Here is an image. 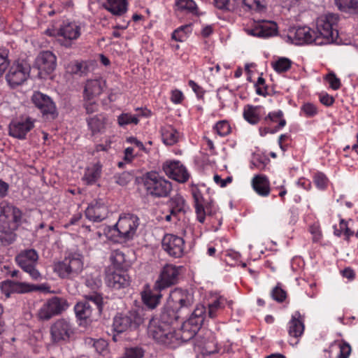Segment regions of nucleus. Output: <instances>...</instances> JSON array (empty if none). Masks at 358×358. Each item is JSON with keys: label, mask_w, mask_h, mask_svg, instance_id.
Masks as SVG:
<instances>
[{"label": "nucleus", "mask_w": 358, "mask_h": 358, "mask_svg": "<svg viewBox=\"0 0 358 358\" xmlns=\"http://www.w3.org/2000/svg\"><path fill=\"white\" fill-rule=\"evenodd\" d=\"M316 33L307 26L298 27L292 37V43L303 45L314 43L315 44Z\"/></svg>", "instance_id": "obj_22"}, {"label": "nucleus", "mask_w": 358, "mask_h": 358, "mask_svg": "<svg viewBox=\"0 0 358 358\" xmlns=\"http://www.w3.org/2000/svg\"><path fill=\"white\" fill-rule=\"evenodd\" d=\"M144 350L140 347H132L125 349L121 358H143Z\"/></svg>", "instance_id": "obj_49"}, {"label": "nucleus", "mask_w": 358, "mask_h": 358, "mask_svg": "<svg viewBox=\"0 0 358 358\" xmlns=\"http://www.w3.org/2000/svg\"><path fill=\"white\" fill-rule=\"evenodd\" d=\"M1 289L6 298H8L11 293H26L33 290L40 289V287L25 282L6 280L1 282Z\"/></svg>", "instance_id": "obj_20"}, {"label": "nucleus", "mask_w": 358, "mask_h": 358, "mask_svg": "<svg viewBox=\"0 0 358 358\" xmlns=\"http://www.w3.org/2000/svg\"><path fill=\"white\" fill-rule=\"evenodd\" d=\"M264 120L267 124H270L271 122H277L279 120L278 126L275 127V129H277V130L281 127H283L286 124L285 120L282 118V112L281 110L270 113L265 117Z\"/></svg>", "instance_id": "obj_41"}, {"label": "nucleus", "mask_w": 358, "mask_h": 358, "mask_svg": "<svg viewBox=\"0 0 358 358\" xmlns=\"http://www.w3.org/2000/svg\"><path fill=\"white\" fill-rule=\"evenodd\" d=\"M305 315L301 314L299 311L295 312L292 315V336L298 338L301 337L305 330Z\"/></svg>", "instance_id": "obj_33"}, {"label": "nucleus", "mask_w": 358, "mask_h": 358, "mask_svg": "<svg viewBox=\"0 0 358 358\" xmlns=\"http://www.w3.org/2000/svg\"><path fill=\"white\" fill-rule=\"evenodd\" d=\"M185 241L182 238L173 234H166L162 241V248L171 257H181L184 253Z\"/></svg>", "instance_id": "obj_15"}, {"label": "nucleus", "mask_w": 358, "mask_h": 358, "mask_svg": "<svg viewBox=\"0 0 358 358\" xmlns=\"http://www.w3.org/2000/svg\"><path fill=\"white\" fill-rule=\"evenodd\" d=\"M85 298V301L78 302L74 307L76 315L80 320L90 318L94 309L101 314L103 307V297L99 294H86Z\"/></svg>", "instance_id": "obj_4"}, {"label": "nucleus", "mask_w": 358, "mask_h": 358, "mask_svg": "<svg viewBox=\"0 0 358 358\" xmlns=\"http://www.w3.org/2000/svg\"><path fill=\"white\" fill-rule=\"evenodd\" d=\"M85 285L87 287L92 290V294H98L97 290L101 285V281L98 278H87L86 280Z\"/></svg>", "instance_id": "obj_61"}, {"label": "nucleus", "mask_w": 358, "mask_h": 358, "mask_svg": "<svg viewBox=\"0 0 358 358\" xmlns=\"http://www.w3.org/2000/svg\"><path fill=\"white\" fill-rule=\"evenodd\" d=\"M125 271H108L106 276V283L108 287L114 289H120L128 287L130 282V278Z\"/></svg>", "instance_id": "obj_21"}, {"label": "nucleus", "mask_w": 358, "mask_h": 358, "mask_svg": "<svg viewBox=\"0 0 358 358\" xmlns=\"http://www.w3.org/2000/svg\"><path fill=\"white\" fill-rule=\"evenodd\" d=\"M301 110L304 113L306 117H308L316 115L318 112L316 106L311 103H304L301 106Z\"/></svg>", "instance_id": "obj_57"}, {"label": "nucleus", "mask_w": 358, "mask_h": 358, "mask_svg": "<svg viewBox=\"0 0 358 358\" xmlns=\"http://www.w3.org/2000/svg\"><path fill=\"white\" fill-rule=\"evenodd\" d=\"M106 85V82L101 78L89 80L84 89V96L94 98L100 95Z\"/></svg>", "instance_id": "obj_25"}, {"label": "nucleus", "mask_w": 358, "mask_h": 358, "mask_svg": "<svg viewBox=\"0 0 358 358\" xmlns=\"http://www.w3.org/2000/svg\"><path fill=\"white\" fill-rule=\"evenodd\" d=\"M275 24H273V27H275ZM259 27H260V38H267L273 36L275 31L276 29L275 27H268L267 25H259Z\"/></svg>", "instance_id": "obj_62"}, {"label": "nucleus", "mask_w": 358, "mask_h": 358, "mask_svg": "<svg viewBox=\"0 0 358 358\" xmlns=\"http://www.w3.org/2000/svg\"><path fill=\"white\" fill-rule=\"evenodd\" d=\"M83 268V262L78 255H72L54 265V271L62 278H70L78 275Z\"/></svg>", "instance_id": "obj_6"}, {"label": "nucleus", "mask_w": 358, "mask_h": 358, "mask_svg": "<svg viewBox=\"0 0 358 358\" xmlns=\"http://www.w3.org/2000/svg\"><path fill=\"white\" fill-rule=\"evenodd\" d=\"M206 308L203 305H198L192 313L188 319H193L194 322H198L201 325L203 324L206 318Z\"/></svg>", "instance_id": "obj_43"}, {"label": "nucleus", "mask_w": 358, "mask_h": 358, "mask_svg": "<svg viewBox=\"0 0 358 358\" xmlns=\"http://www.w3.org/2000/svg\"><path fill=\"white\" fill-rule=\"evenodd\" d=\"M103 6L114 15H122L127 10V0H106Z\"/></svg>", "instance_id": "obj_28"}, {"label": "nucleus", "mask_w": 358, "mask_h": 358, "mask_svg": "<svg viewBox=\"0 0 358 358\" xmlns=\"http://www.w3.org/2000/svg\"><path fill=\"white\" fill-rule=\"evenodd\" d=\"M334 1L339 10L358 14V0H334Z\"/></svg>", "instance_id": "obj_35"}, {"label": "nucleus", "mask_w": 358, "mask_h": 358, "mask_svg": "<svg viewBox=\"0 0 358 358\" xmlns=\"http://www.w3.org/2000/svg\"><path fill=\"white\" fill-rule=\"evenodd\" d=\"M148 334L158 343L170 348H175L178 345V336L173 328L155 317L150 319Z\"/></svg>", "instance_id": "obj_2"}, {"label": "nucleus", "mask_w": 358, "mask_h": 358, "mask_svg": "<svg viewBox=\"0 0 358 358\" xmlns=\"http://www.w3.org/2000/svg\"><path fill=\"white\" fill-rule=\"evenodd\" d=\"M68 307L69 303L64 298L53 296L43 303L38 310V317L41 320H49L62 313Z\"/></svg>", "instance_id": "obj_10"}, {"label": "nucleus", "mask_w": 358, "mask_h": 358, "mask_svg": "<svg viewBox=\"0 0 358 358\" xmlns=\"http://www.w3.org/2000/svg\"><path fill=\"white\" fill-rule=\"evenodd\" d=\"M66 69L69 73L83 76L86 73L87 67L83 62L75 61L70 62Z\"/></svg>", "instance_id": "obj_44"}, {"label": "nucleus", "mask_w": 358, "mask_h": 358, "mask_svg": "<svg viewBox=\"0 0 358 358\" xmlns=\"http://www.w3.org/2000/svg\"><path fill=\"white\" fill-rule=\"evenodd\" d=\"M108 208L104 202L99 199L92 201L85 210V216L90 220L99 222L108 215Z\"/></svg>", "instance_id": "obj_19"}, {"label": "nucleus", "mask_w": 358, "mask_h": 358, "mask_svg": "<svg viewBox=\"0 0 358 358\" xmlns=\"http://www.w3.org/2000/svg\"><path fill=\"white\" fill-rule=\"evenodd\" d=\"M176 334H177L178 336V344L180 343V341L185 343L190 341L194 337L193 334H191L190 333L185 331V329H182V328H180L178 333L176 332Z\"/></svg>", "instance_id": "obj_64"}, {"label": "nucleus", "mask_w": 358, "mask_h": 358, "mask_svg": "<svg viewBox=\"0 0 358 358\" xmlns=\"http://www.w3.org/2000/svg\"><path fill=\"white\" fill-rule=\"evenodd\" d=\"M339 352L337 358H348L351 352L350 345L345 343H341L338 344Z\"/></svg>", "instance_id": "obj_60"}, {"label": "nucleus", "mask_w": 358, "mask_h": 358, "mask_svg": "<svg viewBox=\"0 0 358 358\" xmlns=\"http://www.w3.org/2000/svg\"><path fill=\"white\" fill-rule=\"evenodd\" d=\"M341 217L340 215H338ZM339 227L340 228L338 229L336 225H334V234L338 237H340L343 233L345 232H350V230H351L348 227V222L346 221L345 219L340 217L339 219Z\"/></svg>", "instance_id": "obj_54"}, {"label": "nucleus", "mask_w": 358, "mask_h": 358, "mask_svg": "<svg viewBox=\"0 0 358 358\" xmlns=\"http://www.w3.org/2000/svg\"><path fill=\"white\" fill-rule=\"evenodd\" d=\"M50 332L52 343L66 342L74 334V328L69 320L61 318L51 324Z\"/></svg>", "instance_id": "obj_13"}, {"label": "nucleus", "mask_w": 358, "mask_h": 358, "mask_svg": "<svg viewBox=\"0 0 358 358\" xmlns=\"http://www.w3.org/2000/svg\"><path fill=\"white\" fill-rule=\"evenodd\" d=\"M182 317L183 316L176 312L175 308H173L169 302H167L162 309L159 317L156 319L164 324H169L172 327L175 322Z\"/></svg>", "instance_id": "obj_24"}, {"label": "nucleus", "mask_w": 358, "mask_h": 358, "mask_svg": "<svg viewBox=\"0 0 358 358\" xmlns=\"http://www.w3.org/2000/svg\"><path fill=\"white\" fill-rule=\"evenodd\" d=\"M118 123L120 126H125L130 123L137 124L138 119L136 116H132L129 113H122L118 117Z\"/></svg>", "instance_id": "obj_56"}, {"label": "nucleus", "mask_w": 358, "mask_h": 358, "mask_svg": "<svg viewBox=\"0 0 358 358\" xmlns=\"http://www.w3.org/2000/svg\"><path fill=\"white\" fill-rule=\"evenodd\" d=\"M176 5L181 10H187L192 13L197 8L196 4L193 0H178Z\"/></svg>", "instance_id": "obj_52"}, {"label": "nucleus", "mask_w": 358, "mask_h": 358, "mask_svg": "<svg viewBox=\"0 0 358 358\" xmlns=\"http://www.w3.org/2000/svg\"><path fill=\"white\" fill-rule=\"evenodd\" d=\"M271 297L276 301L281 303L287 297L286 292L278 284L271 291Z\"/></svg>", "instance_id": "obj_53"}, {"label": "nucleus", "mask_w": 358, "mask_h": 358, "mask_svg": "<svg viewBox=\"0 0 358 358\" xmlns=\"http://www.w3.org/2000/svg\"><path fill=\"white\" fill-rule=\"evenodd\" d=\"M30 64L25 60H17L10 66L6 79L8 85L14 88L24 83L29 77Z\"/></svg>", "instance_id": "obj_7"}, {"label": "nucleus", "mask_w": 358, "mask_h": 358, "mask_svg": "<svg viewBox=\"0 0 358 358\" xmlns=\"http://www.w3.org/2000/svg\"><path fill=\"white\" fill-rule=\"evenodd\" d=\"M201 325L199 324L196 322H194L193 319H187L186 321L183 322L181 328L188 331L191 334H193L194 336H196V333L201 329Z\"/></svg>", "instance_id": "obj_48"}, {"label": "nucleus", "mask_w": 358, "mask_h": 358, "mask_svg": "<svg viewBox=\"0 0 358 358\" xmlns=\"http://www.w3.org/2000/svg\"><path fill=\"white\" fill-rule=\"evenodd\" d=\"M227 301L223 296H219L213 302L208 304V316L210 318H215L217 316V311L224 308Z\"/></svg>", "instance_id": "obj_37"}, {"label": "nucleus", "mask_w": 358, "mask_h": 358, "mask_svg": "<svg viewBox=\"0 0 358 358\" xmlns=\"http://www.w3.org/2000/svg\"><path fill=\"white\" fill-rule=\"evenodd\" d=\"M143 322L139 312L131 310L117 313L113 318V327L115 332L123 333L129 329H136Z\"/></svg>", "instance_id": "obj_5"}, {"label": "nucleus", "mask_w": 358, "mask_h": 358, "mask_svg": "<svg viewBox=\"0 0 358 358\" xmlns=\"http://www.w3.org/2000/svg\"><path fill=\"white\" fill-rule=\"evenodd\" d=\"M87 123L89 129L94 136L99 133H103L105 130V117L101 115H96L87 118Z\"/></svg>", "instance_id": "obj_31"}, {"label": "nucleus", "mask_w": 358, "mask_h": 358, "mask_svg": "<svg viewBox=\"0 0 358 358\" xmlns=\"http://www.w3.org/2000/svg\"><path fill=\"white\" fill-rule=\"evenodd\" d=\"M338 14L328 13L320 16L316 21L315 45H322L338 43Z\"/></svg>", "instance_id": "obj_1"}, {"label": "nucleus", "mask_w": 358, "mask_h": 358, "mask_svg": "<svg viewBox=\"0 0 358 358\" xmlns=\"http://www.w3.org/2000/svg\"><path fill=\"white\" fill-rule=\"evenodd\" d=\"M214 128L216 130L217 134L221 136H224L229 134L230 133L231 129L229 122L226 120H222L218 122L215 125Z\"/></svg>", "instance_id": "obj_55"}, {"label": "nucleus", "mask_w": 358, "mask_h": 358, "mask_svg": "<svg viewBox=\"0 0 358 358\" xmlns=\"http://www.w3.org/2000/svg\"><path fill=\"white\" fill-rule=\"evenodd\" d=\"M179 279V267L171 264L164 266L160 273L159 278L155 282V289L158 291L176 285Z\"/></svg>", "instance_id": "obj_14"}, {"label": "nucleus", "mask_w": 358, "mask_h": 358, "mask_svg": "<svg viewBox=\"0 0 358 358\" xmlns=\"http://www.w3.org/2000/svg\"><path fill=\"white\" fill-rule=\"evenodd\" d=\"M274 70L279 73L287 71L291 68V60L286 57H280L275 62L271 63Z\"/></svg>", "instance_id": "obj_40"}, {"label": "nucleus", "mask_w": 358, "mask_h": 358, "mask_svg": "<svg viewBox=\"0 0 358 358\" xmlns=\"http://www.w3.org/2000/svg\"><path fill=\"white\" fill-rule=\"evenodd\" d=\"M10 62L8 59L6 53L0 52V78L3 76V73L8 69Z\"/></svg>", "instance_id": "obj_63"}, {"label": "nucleus", "mask_w": 358, "mask_h": 358, "mask_svg": "<svg viewBox=\"0 0 358 358\" xmlns=\"http://www.w3.org/2000/svg\"><path fill=\"white\" fill-rule=\"evenodd\" d=\"M138 217L134 214H127L120 216L117 222L114 226L117 236L124 241L133 238L139 224Z\"/></svg>", "instance_id": "obj_12"}, {"label": "nucleus", "mask_w": 358, "mask_h": 358, "mask_svg": "<svg viewBox=\"0 0 358 358\" xmlns=\"http://www.w3.org/2000/svg\"><path fill=\"white\" fill-rule=\"evenodd\" d=\"M57 34L64 37V40H66V42L63 43L65 46H70L71 41L76 39L80 36L79 27L69 23L61 27Z\"/></svg>", "instance_id": "obj_27"}, {"label": "nucleus", "mask_w": 358, "mask_h": 358, "mask_svg": "<svg viewBox=\"0 0 358 358\" xmlns=\"http://www.w3.org/2000/svg\"><path fill=\"white\" fill-rule=\"evenodd\" d=\"M134 178V175L129 171H124L121 173L115 174L113 177L114 182L120 185L125 186Z\"/></svg>", "instance_id": "obj_45"}, {"label": "nucleus", "mask_w": 358, "mask_h": 358, "mask_svg": "<svg viewBox=\"0 0 358 358\" xmlns=\"http://www.w3.org/2000/svg\"><path fill=\"white\" fill-rule=\"evenodd\" d=\"M31 100L36 108H38L43 115L50 116L55 119L57 116V112L55 103L48 96L40 92H35Z\"/></svg>", "instance_id": "obj_17"}, {"label": "nucleus", "mask_w": 358, "mask_h": 358, "mask_svg": "<svg viewBox=\"0 0 358 358\" xmlns=\"http://www.w3.org/2000/svg\"><path fill=\"white\" fill-rule=\"evenodd\" d=\"M3 215L7 219H11L10 223H15L18 225L20 222L22 213L16 207L8 204L6 202H1L0 203V216Z\"/></svg>", "instance_id": "obj_26"}, {"label": "nucleus", "mask_w": 358, "mask_h": 358, "mask_svg": "<svg viewBox=\"0 0 358 358\" xmlns=\"http://www.w3.org/2000/svg\"><path fill=\"white\" fill-rule=\"evenodd\" d=\"M162 295L160 294H145L142 296L144 303L150 308H155L159 303Z\"/></svg>", "instance_id": "obj_46"}, {"label": "nucleus", "mask_w": 358, "mask_h": 358, "mask_svg": "<svg viewBox=\"0 0 358 358\" xmlns=\"http://www.w3.org/2000/svg\"><path fill=\"white\" fill-rule=\"evenodd\" d=\"M243 3L249 9L257 12H262L266 9L265 0H243Z\"/></svg>", "instance_id": "obj_47"}, {"label": "nucleus", "mask_w": 358, "mask_h": 358, "mask_svg": "<svg viewBox=\"0 0 358 358\" xmlns=\"http://www.w3.org/2000/svg\"><path fill=\"white\" fill-rule=\"evenodd\" d=\"M142 181L146 194L153 198L166 197L172 190L171 182L155 171L144 174Z\"/></svg>", "instance_id": "obj_3"}, {"label": "nucleus", "mask_w": 358, "mask_h": 358, "mask_svg": "<svg viewBox=\"0 0 358 358\" xmlns=\"http://www.w3.org/2000/svg\"><path fill=\"white\" fill-rule=\"evenodd\" d=\"M167 205L170 208V213L174 217H177L178 214L186 212L185 210V201L183 197L177 194L172 197L167 202Z\"/></svg>", "instance_id": "obj_29"}, {"label": "nucleus", "mask_w": 358, "mask_h": 358, "mask_svg": "<svg viewBox=\"0 0 358 358\" xmlns=\"http://www.w3.org/2000/svg\"><path fill=\"white\" fill-rule=\"evenodd\" d=\"M190 25H183L176 29L172 34V38L177 41H182L186 34L190 31Z\"/></svg>", "instance_id": "obj_51"}, {"label": "nucleus", "mask_w": 358, "mask_h": 358, "mask_svg": "<svg viewBox=\"0 0 358 358\" xmlns=\"http://www.w3.org/2000/svg\"><path fill=\"white\" fill-rule=\"evenodd\" d=\"M17 224L10 223L9 220L1 221L0 224V241L3 245L11 244L15 240V230Z\"/></svg>", "instance_id": "obj_23"}, {"label": "nucleus", "mask_w": 358, "mask_h": 358, "mask_svg": "<svg viewBox=\"0 0 358 358\" xmlns=\"http://www.w3.org/2000/svg\"><path fill=\"white\" fill-rule=\"evenodd\" d=\"M313 182L320 190H325L329 185V180L327 176L320 171H317L313 175Z\"/></svg>", "instance_id": "obj_42"}, {"label": "nucleus", "mask_w": 358, "mask_h": 358, "mask_svg": "<svg viewBox=\"0 0 358 358\" xmlns=\"http://www.w3.org/2000/svg\"><path fill=\"white\" fill-rule=\"evenodd\" d=\"M34 127V120L30 117L14 120L9 124V135L18 139H25L27 134Z\"/></svg>", "instance_id": "obj_16"}, {"label": "nucleus", "mask_w": 358, "mask_h": 358, "mask_svg": "<svg viewBox=\"0 0 358 358\" xmlns=\"http://www.w3.org/2000/svg\"><path fill=\"white\" fill-rule=\"evenodd\" d=\"M57 67V57L49 50L41 51L35 59L34 68L38 71V77L45 79Z\"/></svg>", "instance_id": "obj_11"}, {"label": "nucleus", "mask_w": 358, "mask_h": 358, "mask_svg": "<svg viewBox=\"0 0 358 358\" xmlns=\"http://www.w3.org/2000/svg\"><path fill=\"white\" fill-rule=\"evenodd\" d=\"M309 231L312 235L313 242H319L322 238V234L320 227L317 224H313L310 226Z\"/></svg>", "instance_id": "obj_59"}, {"label": "nucleus", "mask_w": 358, "mask_h": 358, "mask_svg": "<svg viewBox=\"0 0 358 358\" xmlns=\"http://www.w3.org/2000/svg\"><path fill=\"white\" fill-rule=\"evenodd\" d=\"M38 259V253L34 249L22 251L15 257L18 266L35 280L41 279V273L36 268Z\"/></svg>", "instance_id": "obj_9"}, {"label": "nucleus", "mask_w": 358, "mask_h": 358, "mask_svg": "<svg viewBox=\"0 0 358 358\" xmlns=\"http://www.w3.org/2000/svg\"><path fill=\"white\" fill-rule=\"evenodd\" d=\"M326 80L331 89L337 90L341 87V80L334 73H328L326 76Z\"/></svg>", "instance_id": "obj_58"}, {"label": "nucleus", "mask_w": 358, "mask_h": 358, "mask_svg": "<svg viewBox=\"0 0 358 358\" xmlns=\"http://www.w3.org/2000/svg\"><path fill=\"white\" fill-rule=\"evenodd\" d=\"M252 183L254 189L258 194L263 196L269 194V182L265 176L258 175L255 176L252 179Z\"/></svg>", "instance_id": "obj_30"}, {"label": "nucleus", "mask_w": 358, "mask_h": 358, "mask_svg": "<svg viewBox=\"0 0 358 358\" xmlns=\"http://www.w3.org/2000/svg\"><path fill=\"white\" fill-rule=\"evenodd\" d=\"M101 165L99 163L93 164L91 167H88L83 177V180L87 185H91L94 184L101 177Z\"/></svg>", "instance_id": "obj_32"}, {"label": "nucleus", "mask_w": 358, "mask_h": 358, "mask_svg": "<svg viewBox=\"0 0 358 358\" xmlns=\"http://www.w3.org/2000/svg\"><path fill=\"white\" fill-rule=\"evenodd\" d=\"M163 142L168 145H172L178 141L177 131L171 127L162 129Z\"/></svg>", "instance_id": "obj_38"}, {"label": "nucleus", "mask_w": 358, "mask_h": 358, "mask_svg": "<svg viewBox=\"0 0 358 358\" xmlns=\"http://www.w3.org/2000/svg\"><path fill=\"white\" fill-rule=\"evenodd\" d=\"M256 110L257 107L250 105H248L244 109L243 117L250 124H256L260 120Z\"/></svg>", "instance_id": "obj_39"}, {"label": "nucleus", "mask_w": 358, "mask_h": 358, "mask_svg": "<svg viewBox=\"0 0 358 358\" xmlns=\"http://www.w3.org/2000/svg\"><path fill=\"white\" fill-rule=\"evenodd\" d=\"M93 99L84 96L83 108L85 109L87 114L90 115L98 111L99 104Z\"/></svg>", "instance_id": "obj_50"}, {"label": "nucleus", "mask_w": 358, "mask_h": 358, "mask_svg": "<svg viewBox=\"0 0 358 358\" xmlns=\"http://www.w3.org/2000/svg\"><path fill=\"white\" fill-rule=\"evenodd\" d=\"M162 169L170 178L179 182H185L189 178L186 168L179 161L164 163Z\"/></svg>", "instance_id": "obj_18"}, {"label": "nucleus", "mask_w": 358, "mask_h": 358, "mask_svg": "<svg viewBox=\"0 0 358 358\" xmlns=\"http://www.w3.org/2000/svg\"><path fill=\"white\" fill-rule=\"evenodd\" d=\"M167 302L184 317L189 313L194 299L187 290L176 288L171 292Z\"/></svg>", "instance_id": "obj_8"}, {"label": "nucleus", "mask_w": 358, "mask_h": 358, "mask_svg": "<svg viewBox=\"0 0 358 358\" xmlns=\"http://www.w3.org/2000/svg\"><path fill=\"white\" fill-rule=\"evenodd\" d=\"M193 197L198 220L199 222L203 223L205 220V215H206V210L203 206V197L199 192H194Z\"/></svg>", "instance_id": "obj_36"}, {"label": "nucleus", "mask_w": 358, "mask_h": 358, "mask_svg": "<svg viewBox=\"0 0 358 358\" xmlns=\"http://www.w3.org/2000/svg\"><path fill=\"white\" fill-rule=\"evenodd\" d=\"M114 266L119 271H127L130 267L129 262L125 259L124 254L120 250H115L110 256Z\"/></svg>", "instance_id": "obj_34"}]
</instances>
